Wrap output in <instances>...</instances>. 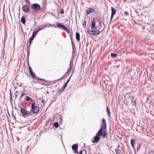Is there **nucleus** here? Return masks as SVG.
I'll return each mask as SVG.
<instances>
[{
    "label": "nucleus",
    "mask_w": 154,
    "mask_h": 154,
    "mask_svg": "<svg viewBox=\"0 0 154 154\" xmlns=\"http://www.w3.org/2000/svg\"><path fill=\"white\" fill-rule=\"evenodd\" d=\"M25 1L26 3H30V1L29 0H25Z\"/></svg>",
    "instance_id": "58836bf2"
},
{
    "label": "nucleus",
    "mask_w": 154,
    "mask_h": 154,
    "mask_svg": "<svg viewBox=\"0 0 154 154\" xmlns=\"http://www.w3.org/2000/svg\"><path fill=\"white\" fill-rule=\"evenodd\" d=\"M124 14L125 15H128V12L127 11H125L124 12Z\"/></svg>",
    "instance_id": "f704fd0d"
},
{
    "label": "nucleus",
    "mask_w": 154,
    "mask_h": 154,
    "mask_svg": "<svg viewBox=\"0 0 154 154\" xmlns=\"http://www.w3.org/2000/svg\"><path fill=\"white\" fill-rule=\"evenodd\" d=\"M117 55V54L113 53H111L110 54L111 57L113 58H116Z\"/></svg>",
    "instance_id": "aec40b11"
},
{
    "label": "nucleus",
    "mask_w": 154,
    "mask_h": 154,
    "mask_svg": "<svg viewBox=\"0 0 154 154\" xmlns=\"http://www.w3.org/2000/svg\"><path fill=\"white\" fill-rule=\"evenodd\" d=\"M54 125L55 128H57L59 126L58 123L57 122H56L54 123Z\"/></svg>",
    "instance_id": "bb28decb"
},
{
    "label": "nucleus",
    "mask_w": 154,
    "mask_h": 154,
    "mask_svg": "<svg viewBox=\"0 0 154 154\" xmlns=\"http://www.w3.org/2000/svg\"><path fill=\"white\" fill-rule=\"evenodd\" d=\"M37 33H38L36 32L35 31V32H33L32 36L29 39V46L30 45L32 42V41L33 39L34 38H35V35Z\"/></svg>",
    "instance_id": "0eeeda50"
},
{
    "label": "nucleus",
    "mask_w": 154,
    "mask_h": 154,
    "mask_svg": "<svg viewBox=\"0 0 154 154\" xmlns=\"http://www.w3.org/2000/svg\"><path fill=\"white\" fill-rule=\"evenodd\" d=\"M86 20H84L83 23V26L85 28L86 26Z\"/></svg>",
    "instance_id": "cd10ccee"
},
{
    "label": "nucleus",
    "mask_w": 154,
    "mask_h": 154,
    "mask_svg": "<svg viewBox=\"0 0 154 154\" xmlns=\"http://www.w3.org/2000/svg\"><path fill=\"white\" fill-rule=\"evenodd\" d=\"M79 154H87L86 150L83 149L82 150H81L79 152Z\"/></svg>",
    "instance_id": "6ab92c4d"
},
{
    "label": "nucleus",
    "mask_w": 154,
    "mask_h": 154,
    "mask_svg": "<svg viewBox=\"0 0 154 154\" xmlns=\"http://www.w3.org/2000/svg\"><path fill=\"white\" fill-rule=\"evenodd\" d=\"M66 87L64 86L63 85V87H62L60 90L59 92V93H62L64 91V90Z\"/></svg>",
    "instance_id": "412c9836"
},
{
    "label": "nucleus",
    "mask_w": 154,
    "mask_h": 154,
    "mask_svg": "<svg viewBox=\"0 0 154 154\" xmlns=\"http://www.w3.org/2000/svg\"><path fill=\"white\" fill-rule=\"evenodd\" d=\"M95 9L94 8H89L88 10H87V14H90L92 12L95 11Z\"/></svg>",
    "instance_id": "ddd939ff"
},
{
    "label": "nucleus",
    "mask_w": 154,
    "mask_h": 154,
    "mask_svg": "<svg viewBox=\"0 0 154 154\" xmlns=\"http://www.w3.org/2000/svg\"><path fill=\"white\" fill-rule=\"evenodd\" d=\"M108 133L106 132V128H103V132L102 135V137L103 138H107Z\"/></svg>",
    "instance_id": "9b49d317"
},
{
    "label": "nucleus",
    "mask_w": 154,
    "mask_h": 154,
    "mask_svg": "<svg viewBox=\"0 0 154 154\" xmlns=\"http://www.w3.org/2000/svg\"><path fill=\"white\" fill-rule=\"evenodd\" d=\"M35 103H33L31 105V111L33 114H35L37 113L39 110V107L38 106H35Z\"/></svg>",
    "instance_id": "f257e3e1"
},
{
    "label": "nucleus",
    "mask_w": 154,
    "mask_h": 154,
    "mask_svg": "<svg viewBox=\"0 0 154 154\" xmlns=\"http://www.w3.org/2000/svg\"><path fill=\"white\" fill-rule=\"evenodd\" d=\"M21 21L23 24H25L26 22L25 18L24 16H23L21 18Z\"/></svg>",
    "instance_id": "a211bd4d"
},
{
    "label": "nucleus",
    "mask_w": 154,
    "mask_h": 154,
    "mask_svg": "<svg viewBox=\"0 0 154 154\" xmlns=\"http://www.w3.org/2000/svg\"><path fill=\"white\" fill-rule=\"evenodd\" d=\"M57 26L58 28L60 29L61 28L62 29H63V27L64 26L63 25L60 23H57Z\"/></svg>",
    "instance_id": "f3484780"
},
{
    "label": "nucleus",
    "mask_w": 154,
    "mask_h": 154,
    "mask_svg": "<svg viewBox=\"0 0 154 154\" xmlns=\"http://www.w3.org/2000/svg\"><path fill=\"white\" fill-rule=\"evenodd\" d=\"M131 145L134 149V151L135 152V149L134 146V144L135 143V139L132 138L131 140Z\"/></svg>",
    "instance_id": "2eb2a0df"
},
{
    "label": "nucleus",
    "mask_w": 154,
    "mask_h": 154,
    "mask_svg": "<svg viewBox=\"0 0 154 154\" xmlns=\"http://www.w3.org/2000/svg\"><path fill=\"white\" fill-rule=\"evenodd\" d=\"M76 38L78 41H79L80 40V35L79 33L78 32L75 34Z\"/></svg>",
    "instance_id": "dca6fc26"
},
{
    "label": "nucleus",
    "mask_w": 154,
    "mask_h": 154,
    "mask_svg": "<svg viewBox=\"0 0 154 154\" xmlns=\"http://www.w3.org/2000/svg\"><path fill=\"white\" fill-rule=\"evenodd\" d=\"M84 145H85V143H84Z\"/></svg>",
    "instance_id": "603ef678"
},
{
    "label": "nucleus",
    "mask_w": 154,
    "mask_h": 154,
    "mask_svg": "<svg viewBox=\"0 0 154 154\" xmlns=\"http://www.w3.org/2000/svg\"><path fill=\"white\" fill-rule=\"evenodd\" d=\"M70 63L69 68L67 70L64 75H66V74H69L71 70L72 69L71 63H72V61L71 60H70Z\"/></svg>",
    "instance_id": "4468645a"
},
{
    "label": "nucleus",
    "mask_w": 154,
    "mask_h": 154,
    "mask_svg": "<svg viewBox=\"0 0 154 154\" xmlns=\"http://www.w3.org/2000/svg\"><path fill=\"white\" fill-rule=\"evenodd\" d=\"M26 112V113L27 114V115H26V116H29L32 115L31 114V112H32L31 111H27Z\"/></svg>",
    "instance_id": "c85d7f7f"
},
{
    "label": "nucleus",
    "mask_w": 154,
    "mask_h": 154,
    "mask_svg": "<svg viewBox=\"0 0 154 154\" xmlns=\"http://www.w3.org/2000/svg\"><path fill=\"white\" fill-rule=\"evenodd\" d=\"M32 70V69L31 67L30 66H29V71Z\"/></svg>",
    "instance_id": "37998d69"
},
{
    "label": "nucleus",
    "mask_w": 154,
    "mask_h": 154,
    "mask_svg": "<svg viewBox=\"0 0 154 154\" xmlns=\"http://www.w3.org/2000/svg\"><path fill=\"white\" fill-rule=\"evenodd\" d=\"M141 144H139L137 147V151H138L140 149V147L141 146Z\"/></svg>",
    "instance_id": "c756f323"
},
{
    "label": "nucleus",
    "mask_w": 154,
    "mask_h": 154,
    "mask_svg": "<svg viewBox=\"0 0 154 154\" xmlns=\"http://www.w3.org/2000/svg\"><path fill=\"white\" fill-rule=\"evenodd\" d=\"M71 42H72V45L73 43V42H72V39L71 38Z\"/></svg>",
    "instance_id": "49530a36"
},
{
    "label": "nucleus",
    "mask_w": 154,
    "mask_h": 154,
    "mask_svg": "<svg viewBox=\"0 0 154 154\" xmlns=\"http://www.w3.org/2000/svg\"><path fill=\"white\" fill-rule=\"evenodd\" d=\"M31 8L35 11H38L41 9L40 5L37 3L32 4L31 6Z\"/></svg>",
    "instance_id": "20e7f679"
},
{
    "label": "nucleus",
    "mask_w": 154,
    "mask_h": 154,
    "mask_svg": "<svg viewBox=\"0 0 154 154\" xmlns=\"http://www.w3.org/2000/svg\"><path fill=\"white\" fill-rule=\"evenodd\" d=\"M106 111H107V114L109 116H110V110L108 108V106H106Z\"/></svg>",
    "instance_id": "393cba45"
},
{
    "label": "nucleus",
    "mask_w": 154,
    "mask_h": 154,
    "mask_svg": "<svg viewBox=\"0 0 154 154\" xmlns=\"http://www.w3.org/2000/svg\"><path fill=\"white\" fill-rule=\"evenodd\" d=\"M27 55H28V57H29V51H27Z\"/></svg>",
    "instance_id": "79ce46f5"
},
{
    "label": "nucleus",
    "mask_w": 154,
    "mask_h": 154,
    "mask_svg": "<svg viewBox=\"0 0 154 154\" xmlns=\"http://www.w3.org/2000/svg\"><path fill=\"white\" fill-rule=\"evenodd\" d=\"M12 94H11V91L10 90V98L11 99L12 98Z\"/></svg>",
    "instance_id": "c9c22d12"
},
{
    "label": "nucleus",
    "mask_w": 154,
    "mask_h": 154,
    "mask_svg": "<svg viewBox=\"0 0 154 154\" xmlns=\"http://www.w3.org/2000/svg\"><path fill=\"white\" fill-rule=\"evenodd\" d=\"M44 102H45V100H42L41 102L42 103H44Z\"/></svg>",
    "instance_id": "a18cd8bd"
},
{
    "label": "nucleus",
    "mask_w": 154,
    "mask_h": 154,
    "mask_svg": "<svg viewBox=\"0 0 154 154\" xmlns=\"http://www.w3.org/2000/svg\"><path fill=\"white\" fill-rule=\"evenodd\" d=\"M61 120H62V119L61 118H60V120L61 121Z\"/></svg>",
    "instance_id": "3c124183"
},
{
    "label": "nucleus",
    "mask_w": 154,
    "mask_h": 154,
    "mask_svg": "<svg viewBox=\"0 0 154 154\" xmlns=\"http://www.w3.org/2000/svg\"><path fill=\"white\" fill-rule=\"evenodd\" d=\"M17 92H18V91H16L15 93H17Z\"/></svg>",
    "instance_id": "8fccbe9b"
},
{
    "label": "nucleus",
    "mask_w": 154,
    "mask_h": 154,
    "mask_svg": "<svg viewBox=\"0 0 154 154\" xmlns=\"http://www.w3.org/2000/svg\"><path fill=\"white\" fill-rule=\"evenodd\" d=\"M106 128V121L104 119H103L102 120V125L101 128L99 130V132L98 133H100L102 132L103 131V128Z\"/></svg>",
    "instance_id": "39448f33"
},
{
    "label": "nucleus",
    "mask_w": 154,
    "mask_h": 154,
    "mask_svg": "<svg viewBox=\"0 0 154 154\" xmlns=\"http://www.w3.org/2000/svg\"><path fill=\"white\" fill-rule=\"evenodd\" d=\"M98 20L99 21V25H100V24H101V22L98 19Z\"/></svg>",
    "instance_id": "c03bdc74"
},
{
    "label": "nucleus",
    "mask_w": 154,
    "mask_h": 154,
    "mask_svg": "<svg viewBox=\"0 0 154 154\" xmlns=\"http://www.w3.org/2000/svg\"><path fill=\"white\" fill-rule=\"evenodd\" d=\"M25 98L26 99L25 100L27 101H29L31 99L32 100V98H31L30 97L28 96H26Z\"/></svg>",
    "instance_id": "a878e982"
},
{
    "label": "nucleus",
    "mask_w": 154,
    "mask_h": 154,
    "mask_svg": "<svg viewBox=\"0 0 154 154\" xmlns=\"http://www.w3.org/2000/svg\"><path fill=\"white\" fill-rule=\"evenodd\" d=\"M36 79H38L40 80H42V81H45V79H41V78H40L39 77H36Z\"/></svg>",
    "instance_id": "7c9ffc66"
},
{
    "label": "nucleus",
    "mask_w": 154,
    "mask_h": 154,
    "mask_svg": "<svg viewBox=\"0 0 154 154\" xmlns=\"http://www.w3.org/2000/svg\"><path fill=\"white\" fill-rule=\"evenodd\" d=\"M93 30L88 29V34L92 35H97L99 34L100 32L98 30Z\"/></svg>",
    "instance_id": "7ed1b4c3"
},
{
    "label": "nucleus",
    "mask_w": 154,
    "mask_h": 154,
    "mask_svg": "<svg viewBox=\"0 0 154 154\" xmlns=\"http://www.w3.org/2000/svg\"><path fill=\"white\" fill-rule=\"evenodd\" d=\"M71 75L70 76V77L68 79V80H67V81L65 82V83L64 84V85L63 86L65 87H66L68 83L69 82V80H70V79L71 78Z\"/></svg>",
    "instance_id": "b1692460"
},
{
    "label": "nucleus",
    "mask_w": 154,
    "mask_h": 154,
    "mask_svg": "<svg viewBox=\"0 0 154 154\" xmlns=\"http://www.w3.org/2000/svg\"><path fill=\"white\" fill-rule=\"evenodd\" d=\"M111 11H112V13H111V17L110 20V22H111L112 20L113 16L115 14L116 12V9H115L114 8H113V7H111Z\"/></svg>",
    "instance_id": "423d86ee"
},
{
    "label": "nucleus",
    "mask_w": 154,
    "mask_h": 154,
    "mask_svg": "<svg viewBox=\"0 0 154 154\" xmlns=\"http://www.w3.org/2000/svg\"><path fill=\"white\" fill-rule=\"evenodd\" d=\"M20 112L23 116L25 117V116L27 115L26 111L23 107H20Z\"/></svg>",
    "instance_id": "f8f14e48"
},
{
    "label": "nucleus",
    "mask_w": 154,
    "mask_h": 154,
    "mask_svg": "<svg viewBox=\"0 0 154 154\" xmlns=\"http://www.w3.org/2000/svg\"><path fill=\"white\" fill-rule=\"evenodd\" d=\"M50 26V27H54V26H55L54 25H51L50 24H49V25Z\"/></svg>",
    "instance_id": "ea45409f"
},
{
    "label": "nucleus",
    "mask_w": 154,
    "mask_h": 154,
    "mask_svg": "<svg viewBox=\"0 0 154 154\" xmlns=\"http://www.w3.org/2000/svg\"><path fill=\"white\" fill-rule=\"evenodd\" d=\"M29 72H30V73H31V72H33L32 71V70H31V71H29Z\"/></svg>",
    "instance_id": "de8ad7c7"
},
{
    "label": "nucleus",
    "mask_w": 154,
    "mask_h": 154,
    "mask_svg": "<svg viewBox=\"0 0 154 154\" xmlns=\"http://www.w3.org/2000/svg\"><path fill=\"white\" fill-rule=\"evenodd\" d=\"M25 95V94L24 93H23L21 94L20 98H21L23 96Z\"/></svg>",
    "instance_id": "e433bc0d"
},
{
    "label": "nucleus",
    "mask_w": 154,
    "mask_h": 154,
    "mask_svg": "<svg viewBox=\"0 0 154 154\" xmlns=\"http://www.w3.org/2000/svg\"><path fill=\"white\" fill-rule=\"evenodd\" d=\"M97 21V19L95 18H93L91 22V28L92 29H93L95 28V24Z\"/></svg>",
    "instance_id": "9d476101"
},
{
    "label": "nucleus",
    "mask_w": 154,
    "mask_h": 154,
    "mask_svg": "<svg viewBox=\"0 0 154 154\" xmlns=\"http://www.w3.org/2000/svg\"><path fill=\"white\" fill-rule=\"evenodd\" d=\"M99 131H98L97 133L96 134L95 136L94 137V140H92V142L93 143H97L98 142L100 139V136L102 135L103 131L100 133H98Z\"/></svg>",
    "instance_id": "f03ea898"
},
{
    "label": "nucleus",
    "mask_w": 154,
    "mask_h": 154,
    "mask_svg": "<svg viewBox=\"0 0 154 154\" xmlns=\"http://www.w3.org/2000/svg\"><path fill=\"white\" fill-rule=\"evenodd\" d=\"M131 102L132 104L133 105H134L135 104V101H133V98H132V99H131Z\"/></svg>",
    "instance_id": "473e14b6"
},
{
    "label": "nucleus",
    "mask_w": 154,
    "mask_h": 154,
    "mask_svg": "<svg viewBox=\"0 0 154 154\" xmlns=\"http://www.w3.org/2000/svg\"><path fill=\"white\" fill-rule=\"evenodd\" d=\"M22 8L23 11L26 12H29L30 10V8L28 5H23L22 7Z\"/></svg>",
    "instance_id": "6e6552de"
},
{
    "label": "nucleus",
    "mask_w": 154,
    "mask_h": 154,
    "mask_svg": "<svg viewBox=\"0 0 154 154\" xmlns=\"http://www.w3.org/2000/svg\"><path fill=\"white\" fill-rule=\"evenodd\" d=\"M119 149H115V151H116V153L117 154V152L119 151Z\"/></svg>",
    "instance_id": "4c0bfd02"
},
{
    "label": "nucleus",
    "mask_w": 154,
    "mask_h": 154,
    "mask_svg": "<svg viewBox=\"0 0 154 154\" xmlns=\"http://www.w3.org/2000/svg\"><path fill=\"white\" fill-rule=\"evenodd\" d=\"M67 33H69V31L68 29L67 28V27L64 26L63 29Z\"/></svg>",
    "instance_id": "4be33fe9"
},
{
    "label": "nucleus",
    "mask_w": 154,
    "mask_h": 154,
    "mask_svg": "<svg viewBox=\"0 0 154 154\" xmlns=\"http://www.w3.org/2000/svg\"><path fill=\"white\" fill-rule=\"evenodd\" d=\"M60 13L61 14H63L64 13V11L63 9H62L60 11Z\"/></svg>",
    "instance_id": "72a5a7b5"
},
{
    "label": "nucleus",
    "mask_w": 154,
    "mask_h": 154,
    "mask_svg": "<svg viewBox=\"0 0 154 154\" xmlns=\"http://www.w3.org/2000/svg\"><path fill=\"white\" fill-rule=\"evenodd\" d=\"M78 144L77 143L73 144L72 146V148L74 151V153H77L78 152Z\"/></svg>",
    "instance_id": "1a4fd4ad"
},
{
    "label": "nucleus",
    "mask_w": 154,
    "mask_h": 154,
    "mask_svg": "<svg viewBox=\"0 0 154 154\" xmlns=\"http://www.w3.org/2000/svg\"><path fill=\"white\" fill-rule=\"evenodd\" d=\"M30 74L33 78H35V75L33 72H31Z\"/></svg>",
    "instance_id": "2f4dec72"
},
{
    "label": "nucleus",
    "mask_w": 154,
    "mask_h": 154,
    "mask_svg": "<svg viewBox=\"0 0 154 154\" xmlns=\"http://www.w3.org/2000/svg\"><path fill=\"white\" fill-rule=\"evenodd\" d=\"M63 79V76H62L61 78H60L59 79L57 80V81H59L61 79Z\"/></svg>",
    "instance_id": "a19ab883"
},
{
    "label": "nucleus",
    "mask_w": 154,
    "mask_h": 154,
    "mask_svg": "<svg viewBox=\"0 0 154 154\" xmlns=\"http://www.w3.org/2000/svg\"><path fill=\"white\" fill-rule=\"evenodd\" d=\"M43 26V27L42 28H39L38 29V30H35L36 31V32H37V33H38V32L40 31V30H42V29H45V27H46V26Z\"/></svg>",
    "instance_id": "5701e85b"
},
{
    "label": "nucleus",
    "mask_w": 154,
    "mask_h": 154,
    "mask_svg": "<svg viewBox=\"0 0 154 154\" xmlns=\"http://www.w3.org/2000/svg\"><path fill=\"white\" fill-rule=\"evenodd\" d=\"M120 146V145L119 144H118L117 146V148H119V147Z\"/></svg>",
    "instance_id": "09e8293b"
}]
</instances>
